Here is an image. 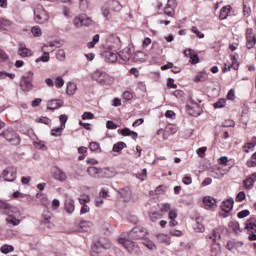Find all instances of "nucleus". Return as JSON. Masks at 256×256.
<instances>
[{"instance_id":"obj_50","label":"nucleus","mask_w":256,"mask_h":256,"mask_svg":"<svg viewBox=\"0 0 256 256\" xmlns=\"http://www.w3.org/2000/svg\"><path fill=\"white\" fill-rule=\"evenodd\" d=\"M59 119H60V127H63L65 129V123H67V119H69V117H67V115L65 114H61Z\"/></svg>"},{"instance_id":"obj_53","label":"nucleus","mask_w":256,"mask_h":256,"mask_svg":"<svg viewBox=\"0 0 256 256\" xmlns=\"http://www.w3.org/2000/svg\"><path fill=\"white\" fill-rule=\"evenodd\" d=\"M111 5H112V9H113L114 11H121V9H122V6H121V4L119 3V1H113V2L111 3Z\"/></svg>"},{"instance_id":"obj_64","label":"nucleus","mask_w":256,"mask_h":256,"mask_svg":"<svg viewBox=\"0 0 256 256\" xmlns=\"http://www.w3.org/2000/svg\"><path fill=\"white\" fill-rule=\"evenodd\" d=\"M107 129H117V124H114L113 121L109 120L106 123Z\"/></svg>"},{"instance_id":"obj_38","label":"nucleus","mask_w":256,"mask_h":256,"mask_svg":"<svg viewBox=\"0 0 256 256\" xmlns=\"http://www.w3.org/2000/svg\"><path fill=\"white\" fill-rule=\"evenodd\" d=\"M227 103V100L220 98L216 103H214V109H223Z\"/></svg>"},{"instance_id":"obj_37","label":"nucleus","mask_w":256,"mask_h":256,"mask_svg":"<svg viewBox=\"0 0 256 256\" xmlns=\"http://www.w3.org/2000/svg\"><path fill=\"white\" fill-rule=\"evenodd\" d=\"M51 59L49 56V52H44V55L36 59V63H48V61Z\"/></svg>"},{"instance_id":"obj_16","label":"nucleus","mask_w":256,"mask_h":256,"mask_svg":"<svg viewBox=\"0 0 256 256\" xmlns=\"http://www.w3.org/2000/svg\"><path fill=\"white\" fill-rule=\"evenodd\" d=\"M64 209L69 213V215H72V213L75 212V200H73V198H66Z\"/></svg>"},{"instance_id":"obj_9","label":"nucleus","mask_w":256,"mask_h":256,"mask_svg":"<svg viewBox=\"0 0 256 256\" xmlns=\"http://www.w3.org/2000/svg\"><path fill=\"white\" fill-rule=\"evenodd\" d=\"M256 37L253 34V29H247L246 31V47L247 49H253L255 47Z\"/></svg>"},{"instance_id":"obj_32","label":"nucleus","mask_w":256,"mask_h":256,"mask_svg":"<svg viewBox=\"0 0 256 256\" xmlns=\"http://www.w3.org/2000/svg\"><path fill=\"white\" fill-rule=\"evenodd\" d=\"M149 217L152 223H157V221H159L160 219H163V214L159 212H151L149 214Z\"/></svg>"},{"instance_id":"obj_12","label":"nucleus","mask_w":256,"mask_h":256,"mask_svg":"<svg viewBox=\"0 0 256 256\" xmlns=\"http://www.w3.org/2000/svg\"><path fill=\"white\" fill-rule=\"evenodd\" d=\"M104 59L107 63H117L119 61V53L107 50L104 52Z\"/></svg>"},{"instance_id":"obj_57","label":"nucleus","mask_w":256,"mask_h":256,"mask_svg":"<svg viewBox=\"0 0 256 256\" xmlns=\"http://www.w3.org/2000/svg\"><path fill=\"white\" fill-rule=\"evenodd\" d=\"M123 98L125 99V101H131V99H133V93H131L130 91H125L123 93Z\"/></svg>"},{"instance_id":"obj_23","label":"nucleus","mask_w":256,"mask_h":256,"mask_svg":"<svg viewBox=\"0 0 256 256\" xmlns=\"http://www.w3.org/2000/svg\"><path fill=\"white\" fill-rule=\"evenodd\" d=\"M121 135H123V137H132V139H134V141L137 139L138 134L135 131H131L129 128H124L120 131Z\"/></svg>"},{"instance_id":"obj_26","label":"nucleus","mask_w":256,"mask_h":256,"mask_svg":"<svg viewBox=\"0 0 256 256\" xmlns=\"http://www.w3.org/2000/svg\"><path fill=\"white\" fill-rule=\"evenodd\" d=\"M113 171L109 168H100V179L113 177Z\"/></svg>"},{"instance_id":"obj_24","label":"nucleus","mask_w":256,"mask_h":256,"mask_svg":"<svg viewBox=\"0 0 256 256\" xmlns=\"http://www.w3.org/2000/svg\"><path fill=\"white\" fill-rule=\"evenodd\" d=\"M6 223L10 227H17V225L21 223V220H19V216H13V217L8 216V218H6Z\"/></svg>"},{"instance_id":"obj_8","label":"nucleus","mask_w":256,"mask_h":256,"mask_svg":"<svg viewBox=\"0 0 256 256\" xmlns=\"http://www.w3.org/2000/svg\"><path fill=\"white\" fill-rule=\"evenodd\" d=\"M73 23L75 27H89L91 23H93V20L91 18H88L86 16H76L73 20Z\"/></svg>"},{"instance_id":"obj_39","label":"nucleus","mask_w":256,"mask_h":256,"mask_svg":"<svg viewBox=\"0 0 256 256\" xmlns=\"http://www.w3.org/2000/svg\"><path fill=\"white\" fill-rule=\"evenodd\" d=\"M7 27H11V21L5 18H0V29H7Z\"/></svg>"},{"instance_id":"obj_44","label":"nucleus","mask_w":256,"mask_h":256,"mask_svg":"<svg viewBox=\"0 0 256 256\" xmlns=\"http://www.w3.org/2000/svg\"><path fill=\"white\" fill-rule=\"evenodd\" d=\"M254 148H255V144L253 142H249L243 146L245 153H249V151H253Z\"/></svg>"},{"instance_id":"obj_20","label":"nucleus","mask_w":256,"mask_h":256,"mask_svg":"<svg viewBox=\"0 0 256 256\" xmlns=\"http://www.w3.org/2000/svg\"><path fill=\"white\" fill-rule=\"evenodd\" d=\"M203 204L205 207H209V209H215L217 207V200L211 196H206L203 198Z\"/></svg>"},{"instance_id":"obj_7","label":"nucleus","mask_w":256,"mask_h":256,"mask_svg":"<svg viewBox=\"0 0 256 256\" xmlns=\"http://www.w3.org/2000/svg\"><path fill=\"white\" fill-rule=\"evenodd\" d=\"M5 139L8 141V143L14 145L15 147H17V145H21V136H19V134H17L13 128L9 134L5 135Z\"/></svg>"},{"instance_id":"obj_47","label":"nucleus","mask_w":256,"mask_h":256,"mask_svg":"<svg viewBox=\"0 0 256 256\" xmlns=\"http://www.w3.org/2000/svg\"><path fill=\"white\" fill-rule=\"evenodd\" d=\"M246 198L247 196L245 195V192L241 191L236 196V202L241 203L242 201H245Z\"/></svg>"},{"instance_id":"obj_6","label":"nucleus","mask_w":256,"mask_h":256,"mask_svg":"<svg viewBox=\"0 0 256 256\" xmlns=\"http://www.w3.org/2000/svg\"><path fill=\"white\" fill-rule=\"evenodd\" d=\"M93 77L97 81V83H100L101 85H110V83L113 81L111 76L101 71H96Z\"/></svg>"},{"instance_id":"obj_19","label":"nucleus","mask_w":256,"mask_h":256,"mask_svg":"<svg viewBox=\"0 0 256 256\" xmlns=\"http://www.w3.org/2000/svg\"><path fill=\"white\" fill-rule=\"evenodd\" d=\"M234 203L235 201L233 200V198L224 200L221 205L222 211H224L225 213H230L233 209Z\"/></svg>"},{"instance_id":"obj_21","label":"nucleus","mask_w":256,"mask_h":256,"mask_svg":"<svg viewBox=\"0 0 256 256\" xmlns=\"http://www.w3.org/2000/svg\"><path fill=\"white\" fill-rule=\"evenodd\" d=\"M118 57H120V60L123 61V63H127L129 59H131V49L124 48L119 54Z\"/></svg>"},{"instance_id":"obj_34","label":"nucleus","mask_w":256,"mask_h":256,"mask_svg":"<svg viewBox=\"0 0 256 256\" xmlns=\"http://www.w3.org/2000/svg\"><path fill=\"white\" fill-rule=\"evenodd\" d=\"M194 81H195V83L207 81V73H206V72H199V73L196 75Z\"/></svg>"},{"instance_id":"obj_51","label":"nucleus","mask_w":256,"mask_h":256,"mask_svg":"<svg viewBox=\"0 0 256 256\" xmlns=\"http://www.w3.org/2000/svg\"><path fill=\"white\" fill-rule=\"evenodd\" d=\"M249 215H250L249 210H242V211H240V212L237 214V217H238L239 219H245V217H249Z\"/></svg>"},{"instance_id":"obj_3","label":"nucleus","mask_w":256,"mask_h":256,"mask_svg":"<svg viewBox=\"0 0 256 256\" xmlns=\"http://www.w3.org/2000/svg\"><path fill=\"white\" fill-rule=\"evenodd\" d=\"M122 235H126V237L132 241H137L147 237V230L143 227H135L130 232H124Z\"/></svg>"},{"instance_id":"obj_55","label":"nucleus","mask_w":256,"mask_h":256,"mask_svg":"<svg viewBox=\"0 0 256 256\" xmlns=\"http://www.w3.org/2000/svg\"><path fill=\"white\" fill-rule=\"evenodd\" d=\"M78 201H79L80 205H86L85 203H89V201H91V199L89 198V195H85V196H83V198H78Z\"/></svg>"},{"instance_id":"obj_18","label":"nucleus","mask_w":256,"mask_h":256,"mask_svg":"<svg viewBox=\"0 0 256 256\" xmlns=\"http://www.w3.org/2000/svg\"><path fill=\"white\" fill-rule=\"evenodd\" d=\"M20 87L24 93H29L31 89H33V83L31 80H26L25 78H21Z\"/></svg>"},{"instance_id":"obj_59","label":"nucleus","mask_w":256,"mask_h":256,"mask_svg":"<svg viewBox=\"0 0 256 256\" xmlns=\"http://www.w3.org/2000/svg\"><path fill=\"white\" fill-rule=\"evenodd\" d=\"M171 211V205L170 204H164L161 207V213H169Z\"/></svg>"},{"instance_id":"obj_42","label":"nucleus","mask_w":256,"mask_h":256,"mask_svg":"<svg viewBox=\"0 0 256 256\" xmlns=\"http://www.w3.org/2000/svg\"><path fill=\"white\" fill-rule=\"evenodd\" d=\"M36 197L38 199H39V197H42L40 199L41 205H43V207H49V200L46 198V196H44L43 194H37Z\"/></svg>"},{"instance_id":"obj_4","label":"nucleus","mask_w":256,"mask_h":256,"mask_svg":"<svg viewBox=\"0 0 256 256\" xmlns=\"http://www.w3.org/2000/svg\"><path fill=\"white\" fill-rule=\"evenodd\" d=\"M199 103H201V100L190 98V104L186 105L188 115H191V117H199L201 115V106H199Z\"/></svg>"},{"instance_id":"obj_41","label":"nucleus","mask_w":256,"mask_h":256,"mask_svg":"<svg viewBox=\"0 0 256 256\" xmlns=\"http://www.w3.org/2000/svg\"><path fill=\"white\" fill-rule=\"evenodd\" d=\"M79 7L81 11H87L89 9V0H79Z\"/></svg>"},{"instance_id":"obj_54","label":"nucleus","mask_w":256,"mask_h":256,"mask_svg":"<svg viewBox=\"0 0 256 256\" xmlns=\"http://www.w3.org/2000/svg\"><path fill=\"white\" fill-rule=\"evenodd\" d=\"M82 119L85 121L87 119H95V115L91 112H84L82 115Z\"/></svg>"},{"instance_id":"obj_22","label":"nucleus","mask_w":256,"mask_h":256,"mask_svg":"<svg viewBox=\"0 0 256 256\" xmlns=\"http://www.w3.org/2000/svg\"><path fill=\"white\" fill-rule=\"evenodd\" d=\"M229 13H231V5L223 6L220 10L219 18L221 20L227 19Z\"/></svg>"},{"instance_id":"obj_13","label":"nucleus","mask_w":256,"mask_h":256,"mask_svg":"<svg viewBox=\"0 0 256 256\" xmlns=\"http://www.w3.org/2000/svg\"><path fill=\"white\" fill-rule=\"evenodd\" d=\"M175 7H177L175 0H168L164 8L165 15H168V17H173V15H175Z\"/></svg>"},{"instance_id":"obj_2","label":"nucleus","mask_w":256,"mask_h":256,"mask_svg":"<svg viewBox=\"0 0 256 256\" xmlns=\"http://www.w3.org/2000/svg\"><path fill=\"white\" fill-rule=\"evenodd\" d=\"M34 13V21L38 23V25H44V23H47L50 19L49 12L45 10L43 5L38 4L33 10Z\"/></svg>"},{"instance_id":"obj_48","label":"nucleus","mask_w":256,"mask_h":256,"mask_svg":"<svg viewBox=\"0 0 256 256\" xmlns=\"http://www.w3.org/2000/svg\"><path fill=\"white\" fill-rule=\"evenodd\" d=\"M192 33H195L199 39H203L205 37V34H203L196 26H193L191 29Z\"/></svg>"},{"instance_id":"obj_40","label":"nucleus","mask_w":256,"mask_h":256,"mask_svg":"<svg viewBox=\"0 0 256 256\" xmlns=\"http://www.w3.org/2000/svg\"><path fill=\"white\" fill-rule=\"evenodd\" d=\"M63 129H65L64 127L60 126L58 128L52 129V133L51 135L53 137H61L62 133H63Z\"/></svg>"},{"instance_id":"obj_63","label":"nucleus","mask_w":256,"mask_h":256,"mask_svg":"<svg viewBox=\"0 0 256 256\" xmlns=\"http://www.w3.org/2000/svg\"><path fill=\"white\" fill-rule=\"evenodd\" d=\"M89 149H90V151H97L99 149V143L91 142Z\"/></svg>"},{"instance_id":"obj_30","label":"nucleus","mask_w":256,"mask_h":256,"mask_svg":"<svg viewBox=\"0 0 256 256\" xmlns=\"http://www.w3.org/2000/svg\"><path fill=\"white\" fill-rule=\"evenodd\" d=\"M51 219H53V213L49 211H44L42 214V223L47 225V223H50Z\"/></svg>"},{"instance_id":"obj_62","label":"nucleus","mask_w":256,"mask_h":256,"mask_svg":"<svg viewBox=\"0 0 256 256\" xmlns=\"http://www.w3.org/2000/svg\"><path fill=\"white\" fill-rule=\"evenodd\" d=\"M243 13L244 15H251V7L247 6V4H243Z\"/></svg>"},{"instance_id":"obj_49","label":"nucleus","mask_w":256,"mask_h":256,"mask_svg":"<svg viewBox=\"0 0 256 256\" xmlns=\"http://www.w3.org/2000/svg\"><path fill=\"white\" fill-rule=\"evenodd\" d=\"M101 13H102L103 17H105V19H109V15H110L109 7L103 6L101 8Z\"/></svg>"},{"instance_id":"obj_15","label":"nucleus","mask_w":256,"mask_h":256,"mask_svg":"<svg viewBox=\"0 0 256 256\" xmlns=\"http://www.w3.org/2000/svg\"><path fill=\"white\" fill-rule=\"evenodd\" d=\"M63 100L60 99H52L50 101H48L47 103V109L49 111H55V109H59L61 107H63Z\"/></svg>"},{"instance_id":"obj_28","label":"nucleus","mask_w":256,"mask_h":256,"mask_svg":"<svg viewBox=\"0 0 256 256\" xmlns=\"http://www.w3.org/2000/svg\"><path fill=\"white\" fill-rule=\"evenodd\" d=\"M126 147L127 144L125 142H118L113 145L112 151H114L115 153H121V151H123V149H125Z\"/></svg>"},{"instance_id":"obj_10","label":"nucleus","mask_w":256,"mask_h":256,"mask_svg":"<svg viewBox=\"0 0 256 256\" xmlns=\"http://www.w3.org/2000/svg\"><path fill=\"white\" fill-rule=\"evenodd\" d=\"M2 178L4 179V181L12 183L17 178V173L15 172V170H13V168H7L3 171Z\"/></svg>"},{"instance_id":"obj_1","label":"nucleus","mask_w":256,"mask_h":256,"mask_svg":"<svg viewBox=\"0 0 256 256\" xmlns=\"http://www.w3.org/2000/svg\"><path fill=\"white\" fill-rule=\"evenodd\" d=\"M118 243H120V245H122L131 255H139L141 251L137 243L133 242L131 238H127V234H122L121 237L118 238Z\"/></svg>"},{"instance_id":"obj_14","label":"nucleus","mask_w":256,"mask_h":256,"mask_svg":"<svg viewBox=\"0 0 256 256\" xmlns=\"http://www.w3.org/2000/svg\"><path fill=\"white\" fill-rule=\"evenodd\" d=\"M53 175L56 181H60L61 183H65V181H67V173L59 167L54 168Z\"/></svg>"},{"instance_id":"obj_29","label":"nucleus","mask_w":256,"mask_h":256,"mask_svg":"<svg viewBox=\"0 0 256 256\" xmlns=\"http://www.w3.org/2000/svg\"><path fill=\"white\" fill-rule=\"evenodd\" d=\"M156 238L158 239L159 243H166L167 245L171 243V241L169 240V236L167 234H157Z\"/></svg>"},{"instance_id":"obj_45","label":"nucleus","mask_w":256,"mask_h":256,"mask_svg":"<svg viewBox=\"0 0 256 256\" xmlns=\"http://www.w3.org/2000/svg\"><path fill=\"white\" fill-rule=\"evenodd\" d=\"M229 227H230V229H232V231L234 233H237V231H239V222L232 221V222L229 223Z\"/></svg>"},{"instance_id":"obj_27","label":"nucleus","mask_w":256,"mask_h":256,"mask_svg":"<svg viewBox=\"0 0 256 256\" xmlns=\"http://www.w3.org/2000/svg\"><path fill=\"white\" fill-rule=\"evenodd\" d=\"M77 91V84L68 82L67 83V88H66V93L67 95H75V92Z\"/></svg>"},{"instance_id":"obj_56","label":"nucleus","mask_w":256,"mask_h":256,"mask_svg":"<svg viewBox=\"0 0 256 256\" xmlns=\"http://www.w3.org/2000/svg\"><path fill=\"white\" fill-rule=\"evenodd\" d=\"M207 151V147H200L198 150H197V155L198 157H205V152Z\"/></svg>"},{"instance_id":"obj_5","label":"nucleus","mask_w":256,"mask_h":256,"mask_svg":"<svg viewBox=\"0 0 256 256\" xmlns=\"http://www.w3.org/2000/svg\"><path fill=\"white\" fill-rule=\"evenodd\" d=\"M0 209H4V214L8 217H21V211L16 206H11L0 201Z\"/></svg>"},{"instance_id":"obj_33","label":"nucleus","mask_w":256,"mask_h":256,"mask_svg":"<svg viewBox=\"0 0 256 256\" xmlns=\"http://www.w3.org/2000/svg\"><path fill=\"white\" fill-rule=\"evenodd\" d=\"M200 221L201 218L197 217L196 225L194 226V231H196V233H203V231H205V226H203Z\"/></svg>"},{"instance_id":"obj_58","label":"nucleus","mask_w":256,"mask_h":256,"mask_svg":"<svg viewBox=\"0 0 256 256\" xmlns=\"http://www.w3.org/2000/svg\"><path fill=\"white\" fill-rule=\"evenodd\" d=\"M190 63L192 65H197V63H199V55H197V53H194V55L190 58Z\"/></svg>"},{"instance_id":"obj_52","label":"nucleus","mask_w":256,"mask_h":256,"mask_svg":"<svg viewBox=\"0 0 256 256\" xmlns=\"http://www.w3.org/2000/svg\"><path fill=\"white\" fill-rule=\"evenodd\" d=\"M136 177L140 179V181H145L147 177V169H143L141 173L136 174Z\"/></svg>"},{"instance_id":"obj_35","label":"nucleus","mask_w":256,"mask_h":256,"mask_svg":"<svg viewBox=\"0 0 256 256\" xmlns=\"http://www.w3.org/2000/svg\"><path fill=\"white\" fill-rule=\"evenodd\" d=\"M31 33L33 37H41L43 35V31L41 30V27L39 26H33L31 29Z\"/></svg>"},{"instance_id":"obj_46","label":"nucleus","mask_w":256,"mask_h":256,"mask_svg":"<svg viewBox=\"0 0 256 256\" xmlns=\"http://www.w3.org/2000/svg\"><path fill=\"white\" fill-rule=\"evenodd\" d=\"M56 58L58 61H65V50L60 49L57 51Z\"/></svg>"},{"instance_id":"obj_43","label":"nucleus","mask_w":256,"mask_h":256,"mask_svg":"<svg viewBox=\"0 0 256 256\" xmlns=\"http://www.w3.org/2000/svg\"><path fill=\"white\" fill-rule=\"evenodd\" d=\"M55 87H57V89H61V87H63V85H65V80H63V78L61 76H58L55 79Z\"/></svg>"},{"instance_id":"obj_11","label":"nucleus","mask_w":256,"mask_h":256,"mask_svg":"<svg viewBox=\"0 0 256 256\" xmlns=\"http://www.w3.org/2000/svg\"><path fill=\"white\" fill-rule=\"evenodd\" d=\"M18 55L22 58L33 57V50L27 48V46L25 44L19 43V45H18Z\"/></svg>"},{"instance_id":"obj_17","label":"nucleus","mask_w":256,"mask_h":256,"mask_svg":"<svg viewBox=\"0 0 256 256\" xmlns=\"http://www.w3.org/2000/svg\"><path fill=\"white\" fill-rule=\"evenodd\" d=\"M87 173L90 177H93V179H101V168L90 166L87 168Z\"/></svg>"},{"instance_id":"obj_60","label":"nucleus","mask_w":256,"mask_h":256,"mask_svg":"<svg viewBox=\"0 0 256 256\" xmlns=\"http://www.w3.org/2000/svg\"><path fill=\"white\" fill-rule=\"evenodd\" d=\"M42 99L41 98H36L32 101L31 105L32 107L36 108V107H39V105H41L42 103Z\"/></svg>"},{"instance_id":"obj_36","label":"nucleus","mask_w":256,"mask_h":256,"mask_svg":"<svg viewBox=\"0 0 256 256\" xmlns=\"http://www.w3.org/2000/svg\"><path fill=\"white\" fill-rule=\"evenodd\" d=\"M109 247H110V245L105 246V245L101 244V242H98L97 244H95L93 246L92 249H93L94 253L95 252L99 253L101 251V249H109Z\"/></svg>"},{"instance_id":"obj_61","label":"nucleus","mask_w":256,"mask_h":256,"mask_svg":"<svg viewBox=\"0 0 256 256\" xmlns=\"http://www.w3.org/2000/svg\"><path fill=\"white\" fill-rule=\"evenodd\" d=\"M224 127H235V122L233 120H226L222 123Z\"/></svg>"},{"instance_id":"obj_31","label":"nucleus","mask_w":256,"mask_h":256,"mask_svg":"<svg viewBox=\"0 0 256 256\" xmlns=\"http://www.w3.org/2000/svg\"><path fill=\"white\" fill-rule=\"evenodd\" d=\"M0 251L4 255H7L9 253H13L15 251V248L12 245L5 244L0 248Z\"/></svg>"},{"instance_id":"obj_25","label":"nucleus","mask_w":256,"mask_h":256,"mask_svg":"<svg viewBox=\"0 0 256 256\" xmlns=\"http://www.w3.org/2000/svg\"><path fill=\"white\" fill-rule=\"evenodd\" d=\"M255 179H256V174L254 173L249 178L243 181L244 187H246V189H251L255 183Z\"/></svg>"}]
</instances>
